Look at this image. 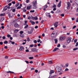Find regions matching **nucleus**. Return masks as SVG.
I'll return each mask as SVG.
<instances>
[{"mask_svg": "<svg viewBox=\"0 0 78 78\" xmlns=\"http://www.w3.org/2000/svg\"><path fill=\"white\" fill-rule=\"evenodd\" d=\"M53 8H56V5H55V4H54L53 5Z\"/></svg>", "mask_w": 78, "mask_h": 78, "instance_id": "nucleus-37", "label": "nucleus"}, {"mask_svg": "<svg viewBox=\"0 0 78 78\" xmlns=\"http://www.w3.org/2000/svg\"><path fill=\"white\" fill-rule=\"evenodd\" d=\"M27 11V10L25 9L23 10V12H25Z\"/></svg>", "mask_w": 78, "mask_h": 78, "instance_id": "nucleus-63", "label": "nucleus"}, {"mask_svg": "<svg viewBox=\"0 0 78 78\" xmlns=\"http://www.w3.org/2000/svg\"><path fill=\"white\" fill-rule=\"evenodd\" d=\"M58 22H56L54 24V26L56 28L58 27Z\"/></svg>", "mask_w": 78, "mask_h": 78, "instance_id": "nucleus-10", "label": "nucleus"}, {"mask_svg": "<svg viewBox=\"0 0 78 78\" xmlns=\"http://www.w3.org/2000/svg\"><path fill=\"white\" fill-rule=\"evenodd\" d=\"M18 31H19V30L16 29L14 31V33H17L18 32Z\"/></svg>", "mask_w": 78, "mask_h": 78, "instance_id": "nucleus-20", "label": "nucleus"}, {"mask_svg": "<svg viewBox=\"0 0 78 78\" xmlns=\"http://www.w3.org/2000/svg\"><path fill=\"white\" fill-rule=\"evenodd\" d=\"M34 20H37L38 19L37 17H34Z\"/></svg>", "mask_w": 78, "mask_h": 78, "instance_id": "nucleus-43", "label": "nucleus"}, {"mask_svg": "<svg viewBox=\"0 0 78 78\" xmlns=\"http://www.w3.org/2000/svg\"><path fill=\"white\" fill-rule=\"evenodd\" d=\"M61 4V1H60L58 3V7L59 8V7H60Z\"/></svg>", "mask_w": 78, "mask_h": 78, "instance_id": "nucleus-17", "label": "nucleus"}, {"mask_svg": "<svg viewBox=\"0 0 78 78\" xmlns=\"http://www.w3.org/2000/svg\"><path fill=\"white\" fill-rule=\"evenodd\" d=\"M30 47H34V44H31V45H30Z\"/></svg>", "mask_w": 78, "mask_h": 78, "instance_id": "nucleus-41", "label": "nucleus"}, {"mask_svg": "<svg viewBox=\"0 0 78 78\" xmlns=\"http://www.w3.org/2000/svg\"><path fill=\"white\" fill-rule=\"evenodd\" d=\"M33 8L34 9H36L37 8L36 5H33Z\"/></svg>", "mask_w": 78, "mask_h": 78, "instance_id": "nucleus-21", "label": "nucleus"}, {"mask_svg": "<svg viewBox=\"0 0 78 78\" xmlns=\"http://www.w3.org/2000/svg\"><path fill=\"white\" fill-rule=\"evenodd\" d=\"M31 5L28 6L27 7V10H30V9H31Z\"/></svg>", "mask_w": 78, "mask_h": 78, "instance_id": "nucleus-14", "label": "nucleus"}, {"mask_svg": "<svg viewBox=\"0 0 78 78\" xmlns=\"http://www.w3.org/2000/svg\"><path fill=\"white\" fill-rule=\"evenodd\" d=\"M34 30V29H33V28H32L31 29V30L30 31H28V33L29 34H32V33L33 32Z\"/></svg>", "mask_w": 78, "mask_h": 78, "instance_id": "nucleus-6", "label": "nucleus"}, {"mask_svg": "<svg viewBox=\"0 0 78 78\" xmlns=\"http://www.w3.org/2000/svg\"><path fill=\"white\" fill-rule=\"evenodd\" d=\"M56 8H55L53 9V11H56Z\"/></svg>", "mask_w": 78, "mask_h": 78, "instance_id": "nucleus-56", "label": "nucleus"}, {"mask_svg": "<svg viewBox=\"0 0 78 78\" xmlns=\"http://www.w3.org/2000/svg\"><path fill=\"white\" fill-rule=\"evenodd\" d=\"M67 5V8L68 9H70V3L69 2H68Z\"/></svg>", "mask_w": 78, "mask_h": 78, "instance_id": "nucleus-4", "label": "nucleus"}, {"mask_svg": "<svg viewBox=\"0 0 78 78\" xmlns=\"http://www.w3.org/2000/svg\"><path fill=\"white\" fill-rule=\"evenodd\" d=\"M2 39H6V37L5 36H3L2 37Z\"/></svg>", "mask_w": 78, "mask_h": 78, "instance_id": "nucleus-49", "label": "nucleus"}, {"mask_svg": "<svg viewBox=\"0 0 78 78\" xmlns=\"http://www.w3.org/2000/svg\"><path fill=\"white\" fill-rule=\"evenodd\" d=\"M32 3L33 4V5H37V1H34Z\"/></svg>", "mask_w": 78, "mask_h": 78, "instance_id": "nucleus-8", "label": "nucleus"}, {"mask_svg": "<svg viewBox=\"0 0 78 78\" xmlns=\"http://www.w3.org/2000/svg\"><path fill=\"white\" fill-rule=\"evenodd\" d=\"M55 41V44H57V42H58V39H55L54 40Z\"/></svg>", "mask_w": 78, "mask_h": 78, "instance_id": "nucleus-24", "label": "nucleus"}, {"mask_svg": "<svg viewBox=\"0 0 78 78\" xmlns=\"http://www.w3.org/2000/svg\"><path fill=\"white\" fill-rule=\"evenodd\" d=\"M28 19L30 20V19H31V16H29Z\"/></svg>", "mask_w": 78, "mask_h": 78, "instance_id": "nucleus-53", "label": "nucleus"}, {"mask_svg": "<svg viewBox=\"0 0 78 78\" xmlns=\"http://www.w3.org/2000/svg\"><path fill=\"white\" fill-rule=\"evenodd\" d=\"M25 62H26L27 64H29V62L28 61H25Z\"/></svg>", "mask_w": 78, "mask_h": 78, "instance_id": "nucleus-54", "label": "nucleus"}, {"mask_svg": "<svg viewBox=\"0 0 78 78\" xmlns=\"http://www.w3.org/2000/svg\"><path fill=\"white\" fill-rule=\"evenodd\" d=\"M26 3H29V2H30V0H27L26 1Z\"/></svg>", "mask_w": 78, "mask_h": 78, "instance_id": "nucleus-36", "label": "nucleus"}, {"mask_svg": "<svg viewBox=\"0 0 78 78\" xmlns=\"http://www.w3.org/2000/svg\"><path fill=\"white\" fill-rule=\"evenodd\" d=\"M48 62L49 64H52V63H53V62L51 60L49 61Z\"/></svg>", "mask_w": 78, "mask_h": 78, "instance_id": "nucleus-28", "label": "nucleus"}, {"mask_svg": "<svg viewBox=\"0 0 78 78\" xmlns=\"http://www.w3.org/2000/svg\"><path fill=\"white\" fill-rule=\"evenodd\" d=\"M24 48H23V47H20L19 50L20 51H22V50H23Z\"/></svg>", "mask_w": 78, "mask_h": 78, "instance_id": "nucleus-18", "label": "nucleus"}, {"mask_svg": "<svg viewBox=\"0 0 78 78\" xmlns=\"http://www.w3.org/2000/svg\"><path fill=\"white\" fill-rule=\"evenodd\" d=\"M58 33V30H55L53 32V34H55L56 35H57V33Z\"/></svg>", "mask_w": 78, "mask_h": 78, "instance_id": "nucleus-7", "label": "nucleus"}, {"mask_svg": "<svg viewBox=\"0 0 78 78\" xmlns=\"http://www.w3.org/2000/svg\"><path fill=\"white\" fill-rule=\"evenodd\" d=\"M61 16H62V17H64V14H62L61 15Z\"/></svg>", "mask_w": 78, "mask_h": 78, "instance_id": "nucleus-46", "label": "nucleus"}, {"mask_svg": "<svg viewBox=\"0 0 78 78\" xmlns=\"http://www.w3.org/2000/svg\"><path fill=\"white\" fill-rule=\"evenodd\" d=\"M48 8V6H47V5H45L44 7V10L45 11L46 8Z\"/></svg>", "mask_w": 78, "mask_h": 78, "instance_id": "nucleus-15", "label": "nucleus"}, {"mask_svg": "<svg viewBox=\"0 0 78 78\" xmlns=\"http://www.w3.org/2000/svg\"><path fill=\"white\" fill-rule=\"evenodd\" d=\"M54 73V70H51L50 71V72L49 73V74H50V75H51V74H52V73Z\"/></svg>", "mask_w": 78, "mask_h": 78, "instance_id": "nucleus-11", "label": "nucleus"}, {"mask_svg": "<svg viewBox=\"0 0 78 78\" xmlns=\"http://www.w3.org/2000/svg\"><path fill=\"white\" fill-rule=\"evenodd\" d=\"M19 3H17V4L16 5V7H17V6H19Z\"/></svg>", "mask_w": 78, "mask_h": 78, "instance_id": "nucleus-34", "label": "nucleus"}, {"mask_svg": "<svg viewBox=\"0 0 78 78\" xmlns=\"http://www.w3.org/2000/svg\"><path fill=\"white\" fill-rule=\"evenodd\" d=\"M58 50H59V48H55L53 50V51H58Z\"/></svg>", "mask_w": 78, "mask_h": 78, "instance_id": "nucleus-12", "label": "nucleus"}, {"mask_svg": "<svg viewBox=\"0 0 78 78\" xmlns=\"http://www.w3.org/2000/svg\"><path fill=\"white\" fill-rule=\"evenodd\" d=\"M68 70H69V69H68V68H66L65 69V71H68Z\"/></svg>", "mask_w": 78, "mask_h": 78, "instance_id": "nucleus-50", "label": "nucleus"}, {"mask_svg": "<svg viewBox=\"0 0 78 78\" xmlns=\"http://www.w3.org/2000/svg\"><path fill=\"white\" fill-rule=\"evenodd\" d=\"M40 41H41V39H38L37 41V42H38V43H39V42Z\"/></svg>", "mask_w": 78, "mask_h": 78, "instance_id": "nucleus-44", "label": "nucleus"}, {"mask_svg": "<svg viewBox=\"0 0 78 78\" xmlns=\"http://www.w3.org/2000/svg\"><path fill=\"white\" fill-rule=\"evenodd\" d=\"M30 64H33V61H31L29 62Z\"/></svg>", "mask_w": 78, "mask_h": 78, "instance_id": "nucleus-48", "label": "nucleus"}, {"mask_svg": "<svg viewBox=\"0 0 78 78\" xmlns=\"http://www.w3.org/2000/svg\"><path fill=\"white\" fill-rule=\"evenodd\" d=\"M27 21L26 20L25 21V24H24V25L25 26H26V25L27 24Z\"/></svg>", "mask_w": 78, "mask_h": 78, "instance_id": "nucleus-30", "label": "nucleus"}, {"mask_svg": "<svg viewBox=\"0 0 78 78\" xmlns=\"http://www.w3.org/2000/svg\"><path fill=\"white\" fill-rule=\"evenodd\" d=\"M56 35L55 34H54L53 33L51 34V37H53V39H55L56 37Z\"/></svg>", "mask_w": 78, "mask_h": 78, "instance_id": "nucleus-3", "label": "nucleus"}, {"mask_svg": "<svg viewBox=\"0 0 78 78\" xmlns=\"http://www.w3.org/2000/svg\"><path fill=\"white\" fill-rule=\"evenodd\" d=\"M5 19L4 18H1V19L0 20V22H2L3 20H4Z\"/></svg>", "mask_w": 78, "mask_h": 78, "instance_id": "nucleus-31", "label": "nucleus"}, {"mask_svg": "<svg viewBox=\"0 0 78 78\" xmlns=\"http://www.w3.org/2000/svg\"><path fill=\"white\" fill-rule=\"evenodd\" d=\"M58 70V72H60L62 70L61 68L58 66L56 68V70Z\"/></svg>", "mask_w": 78, "mask_h": 78, "instance_id": "nucleus-1", "label": "nucleus"}, {"mask_svg": "<svg viewBox=\"0 0 78 78\" xmlns=\"http://www.w3.org/2000/svg\"><path fill=\"white\" fill-rule=\"evenodd\" d=\"M6 73H14L10 71H7Z\"/></svg>", "mask_w": 78, "mask_h": 78, "instance_id": "nucleus-23", "label": "nucleus"}, {"mask_svg": "<svg viewBox=\"0 0 78 78\" xmlns=\"http://www.w3.org/2000/svg\"><path fill=\"white\" fill-rule=\"evenodd\" d=\"M30 23H31L32 25H34L35 23V22H34V21H33L31 20H30Z\"/></svg>", "mask_w": 78, "mask_h": 78, "instance_id": "nucleus-13", "label": "nucleus"}, {"mask_svg": "<svg viewBox=\"0 0 78 78\" xmlns=\"http://www.w3.org/2000/svg\"><path fill=\"white\" fill-rule=\"evenodd\" d=\"M35 73H37L38 72V70L36 69L35 70Z\"/></svg>", "mask_w": 78, "mask_h": 78, "instance_id": "nucleus-47", "label": "nucleus"}, {"mask_svg": "<svg viewBox=\"0 0 78 78\" xmlns=\"http://www.w3.org/2000/svg\"><path fill=\"white\" fill-rule=\"evenodd\" d=\"M23 33V31H20V34H22Z\"/></svg>", "mask_w": 78, "mask_h": 78, "instance_id": "nucleus-40", "label": "nucleus"}, {"mask_svg": "<svg viewBox=\"0 0 78 78\" xmlns=\"http://www.w3.org/2000/svg\"><path fill=\"white\" fill-rule=\"evenodd\" d=\"M34 42L35 44H36V43H37V41H36V40H34Z\"/></svg>", "mask_w": 78, "mask_h": 78, "instance_id": "nucleus-35", "label": "nucleus"}, {"mask_svg": "<svg viewBox=\"0 0 78 78\" xmlns=\"http://www.w3.org/2000/svg\"><path fill=\"white\" fill-rule=\"evenodd\" d=\"M46 15L47 17H49V18H51V16L49 13H46Z\"/></svg>", "mask_w": 78, "mask_h": 78, "instance_id": "nucleus-5", "label": "nucleus"}, {"mask_svg": "<svg viewBox=\"0 0 78 78\" xmlns=\"http://www.w3.org/2000/svg\"><path fill=\"white\" fill-rule=\"evenodd\" d=\"M26 52H29V50H28V49H27L26 50Z\"/></svg>", "mask_w": 78, "mask_h": 78, "instance_id": "nucleus-60", "label": "nucleus"}, {"mask_svg": "<svg viewBox=\"0 0 78 78\" xmlns=\"http://www.w3.org/2000/svg\"><path fill=\"white\" fill-rule=\"evenodd\" d=\"M38 28V26H36L35 27V28L36 29H37V28Z\"/></svg>", "mask_w": 78, "mask_h": 78, "instance_id": "nucleus-57", "label": "nucleus"}, {"mask_svg": "<svg viewBox=\"0 0 78 78\" xmlns=\"http://www.w3.org/2000/svg\"><path fill=\"white\" fill-rule=\"evenodd\" d=\"M22 6V4H20V6H18L17 7V9H20L21 8V7Z\"/></svg>", "mask_w": 78, "mask_h": 78, "instance_id": "nucleus-19", "label": "nucleus"}, {"mask_svg": "<svg viewBox=\"0 0 78 78\" xmlns=\"http://www.w3.org/2000/svg\"><path fill=\"white\" fill-rule=\"evenodd\" d=\"M65 39V38H64L63 37H61L60 38V40L61 41H63V40H64Z\"/></svg>", "mask_w": 78, "mask_h": 78, "instance_id": "nucleus-16", "label": "nucleus"}, {"mask_svg": "<svg viewBox=\"0 0 78 78\" xmlns=\"http://www.w3.org/2000/svg\"><path fill=\"white\" fill-rule=\"evenodd\" d=\"M8 41H5L4 42V44H8Z\"/></svg>", "mask_w": 78, "mask_h": 78, "instance_id": "nucleus-25", "label": "nucleus"}, {"mask_svg": "<svg viewBox=\"0 0 78 78\" xmlns=\"http://www.w3.org/2000/svg\"><path fill=\"white\" fill-rule=\"evenodd\" d=\"M7 37H11V35L8 34L7 35Z\"/></svg>", "mask_w": 78, "mask_h": 78, "instance_id": "nucleus-39", "label": "nucleus"}, {"mask_svg": "<svg viewBox=\"0 0 78 78\" xmlns=\"http://www.w3.org/2000/svg\"><path fill=\"white\" fill-rule=\"evenodd\" d=\"M60 46H61V45H60V44H58V45L57 47H59Z\"/></svg>", "mask_w": 78, "mask_h": 78, "instance_id": "nucleus-62", "label": "nucleus"}, {"mask_svg": "<svg viewBox=\"0 0 78 78\" xmlns=\"http://www.w3.org/2000/svg\"><path fill=\"white\" fill-rule=\"evenodd\" d=\"M28 25L26 24V26L24 27V28L25 29H26V28H28Z\"/></svg>", "mask_w": 78, "mask_h": 78, "instance_id": "nucleus-26", "label": "nucleus"}, {"mask_svg": "<svg viewBox=\"0 0 78 78\" xmlns=\"http://www.w3.org/2000/svg\"><path fill=\"white\" fill-rule=\"evenodd\" d=\"M74 42H75V43H76V42H77V39H75V41H74Z\"/></svg>", "mask_w": 78, "mask_h": 78, "instance_id": "nucleus-52", "label": "nucleus"}, {"mask_svg": "<svg viewBox=\"0 0 78 78\" xmlns=\"http://www.w3.org/2000/svg\"><path fill=\"white\" fill-rule=\"evenodd\" d=\"M30 12H34V10L30 11Z\"/></svg>", "mask_w": 78, "mask_h": 78, "instance_id": "nucleus-38", "label": "nucleus"}, {"mask_svg": "<svg viewBox=\"0 0 78 78\" xmlns=\"http://www.w3.org/2000/svg\"><path fill=\"white\" fill-rule=\"evenodd\" d=\"M32 51L33 52H34L36 51V49L34 48L32 49Z\"/></svg>", "mask_w": 78, "mask_h": 78, "instance_id": "nucleus-27", "label": "nucleus"}, {"mask_svg": "<svg viewBox=\"0 0 78 78\" xmlns=\"http://www.w3.org/2000/svg\"><path fill=\"white\" fill-rule=\"evenodd\" d=\"M15 11H16V9H13L12 10V12H15Z\"/></svg>", "mask_w": 78, "mask_h": 78, "instance_id": "nucleus-51", "label": "nucleus"}, {"mask_svg": "<svg viewBox=\"0 0 78 78\" xmlns=\"http://www.w3.org/2000/svg\"><path fill=\"white\" fill-rule=\"evenodd\" d=\"M78 48H76L73 49V50L74 51H75L76 50H78Z\"/></svg>", "mask_w": 78, "mask_h": 78, "instance_id": "nucleus-32", "label": "nucleus"}, {"mask_svg": "<svg viewBox=\"0 0 78 78\" xmlns=\"http://www.w3.org/2000/svg\"><path fill=\"white\" fill-rule=\"evenodd\" d=\"M71 42V39L70 37H68L67 38V42L68 44H69Z\"/></svg>", "mask_w": 78, "mask_h": 78, "instance_id": "nucleus-2", "label": "nucleus"}, {"mask_svg": "<svg viewBox=\"0 0 78 78\" xmlns=\"http://www.w3.org/2000/svg\"><path fill=\"white\" fill-rule=\"evenodd\" d=\"M27 41H28V42H29V41H30V38H28L27 39Z\"/></svg>", "mask_w": 78, "mask_h": 78, "instance_id": "nucleus-55", "label": "nucleus"}, {"mask_svg": "<svg viewBox=\"0 0 78 78\" xmlns=\"http://www.w3.org/2000/svg\"><path fill=\"white\" fill-rule=\"evenodd\" d=\"M66 67H68V66H69V63H66Z\"/></svg>", "mask_w": 78, "mask_h": 78, "instance_id": "nucleus-45", "label": "nucleus"}, {"mask_svg": "<svg viewBox=\"0 0 78 78\" xmlns=\"http://www.w3.org/2000/svg\"><path fill=\"white\" fill-rule=\"evenodd\" d=\"M20 36L21 37H24V35H23V34H20Z\"/></svg>", "mask_w": 78, "mask_h": 78, "instance_id": "nucleus-29", "label": "nucleus"}, {"mask_svg": "<svg viewBox=\"0 0 78 78\" xmlns=\"http://www.w3.org/2000/svg\"><path fill=\"white\" fill-rule=\"evenodd\" d=\"M29 59H34V58L33 57H30L29 58Z\"/></svg>", "mask_w": 78, "mask_h": 78, "instance_id": "nucleus-33", "label": "nucleus"}, {"mask_svg": "<svg viewBox=\"0 0 78 78\" xmlns=\"http://www.w3.org/2000/svg\"><path fill=\"white\" fill-rule=\"evenodd\" d=\"M19 24H18L17 23H16L15 25V27H19Z\"/></svg>", "mask_w": 78, "mask_h": 78, "instance_id": "nucleus-22", "label": "nucleus"}, {"mask_svg": "<svg viewBox=\"0 0 78 78\" xmlns=\"http://www.w3.org/2000/svg\"><path fill=\"white\" fill-rule=\"evenodd\" d=\"M76 27V26H74L73 27V29H75Z\"/></svg>", "mask_w": 78, "mask_h": 78, "instance_id": "nucleus-42", "label": "nucleus"}, {"mask_svg": "<svg viewBox=\"0 0 78 78\" xmlns=\"http://www.w3.org/2000/svg\"><path fill=\"white\" fill-rule=\"evenodd\" d=\"M4 28H5V27H4V26H3L1 27V28L2 29H4Z\"/></svg>", "mask_w": 78, "mask_h": 78, "instance_id": "nucleus-61", "label": "nucleus"}, {"mask_svg": "<svg viewBox=\"0 0 78 78\" xmlns=\"http://www.w3.org/2000/svg\"><path fill=\"white\" fill-rule=\"evenodd\" d=\"M78 42L76 43V47H78Z\"/></svg>", "mask_w": 78, "mask_h": 78, "instance_id": "nucleus-58", "label": "nucleus"}, {"mask_svg": "<svg viewBox=\"0 0 78 78\" xmlns=\"http://www.w3.org/2000/svg\"><path fill=\"white\" fill-rule=\"evenodd\" d=\"M8 9V5L5 6L3 9L4 11H6Z\"/></svg>", "mask_w": 78, "mask_h": 78, "instance_id": "nucleus-9", "label": "nucleus"}, {"mask_svg": "<svg viewBox=\"0 0 78 78\" xmlns=\"http://www.w3.org/2000/svg\"><path fill=\"white\" fill-rule=\"evenodd\" d=\"M12 3H13V4H15L16 2H15V1H13L12 2Z\"/></svg>", "mask_w": 78, "mask_h": 78, "instance_id": "nucleus-64", "label": "nucleus"}, {"mask_svg": "<svg viewBox=\"0 0 78 78\" xmlns=\"http://www.w3.org/2000/svg\"><path fill=\"white\" fill-rule=\"evenodd\" d=\"M3 43L2 42H0V45H3Z\"/></svg>", "mask_w": 78, "mask_h": 78, "instance_id": "nucleus-59", "label": "nucleus"}]
</instances>
